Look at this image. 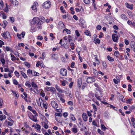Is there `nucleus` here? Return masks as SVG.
I'll list each match as a JSON object with an SVG mask.
<instances>
[{
	"mask_svg": "<svg viewBox=\"0 0 135 135\" xmlns=\"http://www.w3.org/2000/svg\"><path fill=\"white\" fill-rule=\"evenodd\" d=\"M51 2L49 1H47L44 2L43 4V7L45 8H48L51 6Z\"/></svg>",
	"mask_w": 135,
	"mask_h": 135,
	"instance_id": "obj_1",
	"label": "nucleus"
},
{
	"mask_svg": "<svg viewBox=\"0 0 135 135\" xmlns=\"http://www.w3.org/2000/svg\"><path fill=\"white\" fill-rule=\"evenodd\" d=\"M60 73L61 75L65 76L67 74V71L65 69L62 68L60 70Z\"/></svg>",
	"mask_w": 135,
	"mask_h": 135,
	"instance_id": "obj_2",
	"label": "nucleus"
},
{
	"mask_svg": "<svg viewBox=\"0 0 135 135\" xmlns=\"http://www.w3.org/2000/svg\"><path fill=\"white\" fill-rule=\"evenodd\" d=\"M95 96L97 100L101 101V100L100 99V98L102 97L103 95L101 91H99V92H96V94H95Z\"/></svg>",
	"mask_w": 135,
	"mask_h": 135,
	"instance_id": "obj_3",
	"label": "nucleus"
},
{
	"mask_svg": "<svg viewBox=\"0 0 135 135\" xmlns=\"http://www.w3.org/2000/svg\"><path fill=\"white\" fill-rule=\"evenodd\" d=\"M95 79L92 77H89L86 80V82L88 83H91L94 82L95 81Z\"/></svg>",
	"mask_w": 135,
	"mask_h": 135,
	"instance_id": "obj_4",
	"label": "nucleus"
},
{
	"mask_svg": "<svg viewBox=\"0 0 135 135\" xmlns=\"http://www.w3.org/2000/svg\"><path fill=\"white\" fill-rule=\"evenodd\" d=\"M38 3L36 2H35L33 5L32 6L31 8L35 12H37V9L36 7L38 6Z\"/></svg>",
	"mask_w": 135,
	"mask_h": 135,
	"instance_id": "obj_5",
	"label": "nucleus"
},
{
	"mask_svg": "<svg viewBox=\"0 0 135 135\" xmlns=\"http://www.w3.org/2000/svg\"><path fill=\"white\" fill-rule=\"evenodd\" d=\"M45 91H50L51 92H54L55 90V89L53 87H50L48 86H46L45 88Z\"/></svg>",
	"mask_w": 135,
	"mask_h": 135,
	"instance_id": "obj_6",
	"label": "nucleus"
},
{
	"mask_svg": "<svg viewBox=\"0 0 135 135\" xmlns=\"http://www.w3.org/2000/svg\"><path fill=\"white\" fill-rule=\"evenodd\" d=\"M40 21V19L37 17H34L32 20V22L33 24H37L38 22Z\"/></svg>",
	"mask_w": 135,
	"mask_h": 135,
	"instance_id": "obj_7",
	"label": "nucleus"
},
{
	"mask_svg": "<svg viewBox=\"0 0 135 135\" xmlns=\"http://www.w3.org/2000/svg\"><path fill=\"white\" fill-rule=\"evenodd\" d=\"M112 38L113 41L115 42H117L118 39L117 35L115 34H113L112 35Z\"/></svg>",
	"mask_w": 135,
	"mask_h": 135,
	"instance_id": "obj_8",
	"label": "nucleus"
},
{
	"mask_svg": "<svg viewBox=\"0 0 135 135\" xmlns=\"http://www.w3.org/2000/svg\"><path fill=\"white\" fill-rule=\"evenodd\" d=\"M51 105L52 107L55 109H56L58 107V105L56 102L55 101H52L51 102Z\"/></svg>",
	"mask_w": 135,
	"mask_h": 135,
	"instance_id": "obj_9",
	"label": "nucleus"
},
{
	"mask_svg": "<svg viewBox=\"0 0 135 135\" xmlns=\"http://www.w3.org/2000/svg\"><path fill=\"white\" fill-rule=\"evenodd\" d=\"M8 2L10 3V5L13 4L16 6L18 4V2L16 0H9Z\"/></svg>",
	"mask_w": 135,
	"mask_h": 135,
	"instance_id": "obj_10",
	"label": "nucleus"
},
{
	"mask_svg": "<svg viewBox=\"0 0 135 135\" xmlns=\"http://www.w3.org/2000/svg\"><path fill=\"white\" fill-rule=\"evenodd\" d=\"M7 123L8 126H11L13 125L14 123V121L13 120H11L10 122H7V120H6L4 122V124H6Z\"/></svg>",
	"mask_w": 135,
	"mask_h": 135,
	"instance_id": "obj_11",
	"label": "nucleus"
},
{
	"mask_svg": "<svg viewBox=\"0 0 135 135\" xmlns=\"http://www.w3.org/2000/svg\"><path fill=\"white\" fill-rule=\"evenodd\" d=\"M25 32H22V33L20 34H19L18 33L17 34V36L20 39H21V36L22 37H23L25 35Z\"/></svg>",
	"mask_w": 135,
	"mask_h": 135,
	"instance_id": "obj_12",
	"label": "nucleus"
},
{
	"mask_svg": "<svg viewBox=\"0 0 135 135\" xmlns=\"http://www.w3.org/2000/svg\"><path fill=\"white\" fill-rule=\"evenodd\" d=\"M30 119L34 121L35 122H36L37 121V118L35 117L33 115H32L31 116L29 117Z\"/></svg>",
	"mask_w": 135,
	"mask_h": 135,
	"instance_id": "obj_13",
	"label": "nucleus"
},
{
	"mask_svg": "<svg viewBox=\"0 0 135 135\" xmlns=\"http://www.w3.org/2000/svg\"><path fill=\"white\" fill-rule=\"evenodd\" d=\"M41 22L40 21L36 24V27L38 29H41L42 28Z\"/></svg>",
	"mask_w": 135,
	"mask_h": 135,
	"instance_id": "obj_14",
	"label": "nucleus"
},
{
	"mask_svg": "<svg viewBox=\"0 0 135 135\" xmlns=\"http://www.w3.org/2000/svg\"><path fill=\"white\" fill-rule=\"evenodd\" d=\"M119 99L122 102H125V100L124 99V97L122 95H119Z\"/></svg>",
	"mask_w": 135,
	"mask_h": 135,
	"instance_id": "obj_15",
	"label": "nucleus"
},
{
	"mask_svg": "<svg viewBox=\"0 0 135 135\" xmlns=\"http://www.w3.org/2000/svg\"><path fill=\"white\" fill-rule=\"evenodd\" d=\"M82 116L83 120L85 121H86L88 117L86 114L83 113V114Z\"/></svg>",
	"mask_w": 135,
	"mask_h": 135,
	"instance_id": "obj_16",
	"label": "nucleus"
},
{
	"mask_svg": "<svg viewBox=\"0 0 135 135\" xmlns=\"http://www.w3.org/2000/svg\"><path fill=\"white\" fill-rule=\"evenodd\" d=\"M102 64L103 67V69H106L107 68V64L106 62L104 61H103L102 62Z\"/></svg>",
	"mask_w": 135,
	"mask_h": 135,
	"instance_id": "obj_17",
	"label": "nucleus"
},
{
	"mask_svg": "<svg viewBox=\"0 0 135 135\" xmlns=\"http://www.w3.org/2000/svg\"><path fill=\"white\" fill-rule=\"evenodd\" d=\"M59 25L61 27V28H64L65 27V26H64L63 22H62L60 21L59 23Z\"/></svg>",
	"mask_w": 135,
	"mask_h": 135,
	"instance_id": "obj_18",
	"label": "nucleus"
},
{
	"mask_svg": "<svg viewBox=\"0 0 135 135\" xmlns=\"http://www.w3.org/2000/svg\"><path fill=\"white\" fill-rule=\"evenodd\" d=\"M121 18L123 20H127V19L126 16L124 14H122L121 15Z\"/></svg>",
	"mask_w": 135,
	"mask_h": 135,
	"instance_id": "obj_19",
	"label": "nucleus"
},
{
	"mask_svg": "<svg viewBox=\"0 0 135 135\" xmlns=\"http://www.w3.org/2000/svg\"><path fill=\"white\" fill-rule=\"evenodd\" d=\"M31 84L32 87L35 88H38L37 85L34 82H32L31 83Z\"/></svg>",
	"mask_w": 135,
	"mask_h": 135,
	"instance_id": "obj_20",
	"label": "nucleus"
},
{
	"mask_svg": "<svg viewBox=\"0 0 135 135\" xmlns=\"http://www.w3.org/2000/svg\"><path fill=\"white\" fill-rule=\"evenodd\" d=\"M70 116L72 120L73 121H75L76 120V118L74 117V115L73 114H71Z\"/></svg>",
	"mask_w": 135,
	"mask_h": 135,
	"instance_id": "obj_21",
	"label": "nucleus"
},
{
	"mask_svg": "<svg viewBox=\"0 0 135 135\" xmlns=\"http://www.w3.org/2000/svg\"><path fill=\"white\" fill-rule=\"evenodd\" d=\"M6 118V116L4 115H0V120L2 121L4 119H5Z\"/></svg>",
	"mask_w": 135,
	"mask_h": 135,
	"instance_id": "obj_22",
	"label": "nucleus"
},
{
	"mask_svg": "<svg viewBox=\"0 0 135 135\" xmlns=\"http://www.w3.org/2000/svg\"><path fill=\"white\" fill-rule=\"evenodd\" d=\"M108 59L110 61H113L114 60V58L111 57L109 55H108L107 57Z\"/></svg>",
	"mask_w": 135,
	"mask_h": 135,
	"instance_id": "obj_23",
	"label": "nucleus"
},
{
	"mask_svg": "<svg viewBox=\"0 0 135 135\" xmlns=\"http://www.w3.org/2000/svg\"><path fill=\"white\" fill-rule=\"evenodd\" d=\"M131 47L132 49H133L135 47V42L132 41L131 42Z\"/></svg>",
	"mask_w": 135,
	"mask_h": 135,
	"instance_id": "obj_24",
	"label": "nucleus"
},
{
	"mask_svg": "<svg viewBox=\"0 0 135 135\" xmlns=\"http://www.w3.org/2000/svg\"><path fill=\"white\" fill-rule=\"evenodd\" d=\"M126 5L127 6V7L129 9H132L133 7L132 6L130 5H129V4H128L127 3H125Z\"/></svg>",
	"mask_w": 135,
	"mask_h": 135,
	"instance_id": "obj_25",
	"label": "nucleus"
},
{
	"mask_svg": "<svg viewBox=\"0 0 135 135\" xmlns=\"http://www.w3.org/2000/svg\"><path fill=\"white\" fill-rule=\"evenodd\" d=\"M21 73L22 76H23L24 78H26L27 77V76L26 74L23 72L22 71H21Z\"/></svg>",
	"mask_w": 135,
	"mask_h": 135,
	"instance_id": "obj_26",
	"label": "nucleus"
},
{
	"mask_svg": "<svg viewBox=\"0 0 135 135\" xmlns=\"http://www.w3.org/2000/svg\"><path fill=\"white\" fill-rule=\"evenodd\" d=\"M11 57V60L12 61H14L15 60H16V58L13 55L12 53L10 54Z\"/></svg>",
	"mask_w": 135,
	"mask_h": 135,
	"instance_id": "obj_27",
	"label": "nucleus"
},
{
	"mask_svg": "<svg viewBox=\"0 0 135 135\" xmlns=\"http://www.w3.org/2000/svg\"><path fill=\"white\" fill-rule=\"evenodd\" d=\"M84 33L86 35L89 36H90L91 35L90 32L88 30H86Z\"/></svg>",
	"mask_w": 135,
	"mask_h": 135,
	"instance_id": "obj_28",
	"label": "nucleus"
},
{
	"mask_svg": "<svg viewBox=\"0 0 135 135\" xmlns=\"http://www.w3.org/2000/svg\"><path fill=\"white\" fill-rule=\"evenodd\" d=\"M36 29L33 26H32L31 27V31L32 32H34L36 31Z\"/></svg>",
	"mask_w": 135,
	"mask_h": 135,
	"instance_id": "obj_29",
	"label": "nucleus"
},
{
	"mask_svg": "<svg viewBox=\"0 0 135 135\" xmlns=\"http://www.w3.org/2000/svg\"><path fill=\"white\" fill-rule=\"evenodd\" d=\"M39 18L40 19V21H41L42 22L45 21V18L44 17L42 16H40Z\"/></svg>",
	"mask_w": 135,
	"mask_h": 135,
	"instance_id": "obj_30",
	"label": "nucleus"
},
{
	"mask_svg": "<svg viewBox=\"0 0 135 135\" xmlns=\"http://www.w3.org/2000/svg\"><path fill=\"white\" fill-rule=\"evenodd\" d=\"M35 128H36L37 129V130H40L41 128L40 126L38 124H36Z\"/></svg>",
	"mask_w": 135,
	"mask_h": 135,
	"instance_id": "obj_31",
	"label": "nucleus"
},
{
	"mask_svg": "<svg viewBox=\"0 0 135 135\" xmlns=\"http://www.w3.org/2000/svg\"><path fill=\"white\" fill-rule=\"evenodd\" d=\"M64 31H65L68 34H70V31L67 29H64L63 31V32H64Z\"/></svg>",
	"mask_w": 135,
	"mask_h": 135,
	"instance_id": "obj_32",
	"label": "nucleus"
},
{
	"mask_svg": "<svg viewBox=\"0 0 135 135\" xmlns=\"http://www.w3.org/2000/svg\"><path fill=\"white\" fill-rule=\"evenodd\" d=\"M114 55L117 57H118L119 55V53L118 51H115L114 52Z\"/></svg>",
	"mask_w": 135,
	"mask_h": 135,
	"instance_id": "obj_33",
	"label": "nucleus"
},
{
	"mask_svg": "<svg viewBox=\"0 0 135 135\" xmlns=\"http://www.w3.org/2000/svg\"><path fill=\"white\" fill-rule=\"evenodd\" d=\"M27 74L28 75L29 74L31 75L32 74V71L30 69H28L27 70Z\"/></svg>",
	"mask_w": 135,
	"mask_h": 135,
	"instance_id": "obj_34",
	"label": "nucleus"
},
{
	"mask_svg": "<svg viewBox=\"0 0 135 135\" xmlns=\"http://www.w3.org/2000/svg\"><path fill=\"white\" fill-rule=\"evenodd\" d=\"M0 61L1 62L3 65H4L5 63V60L4 58L0 59Z\"/></svg>",
	"mask_w": 135,
	"mask_h": 135,
	"instance_id": "obj_35",
	"label": "nucleus"
},
{
	"mask_svg": "<svg viewBox=\"0 0 135 135\" xmlns=\"http://www.w3.org/2000/svg\"><path fill=\"white\" fill-rule=\"evenodd\" d=\"M24 63L26 66L28 67L29 68L30 67V65L29 63L27 62H25Z\"/></svg>",
	"mask_w": 135,
	"mask_h": 135,
	"instance_id": "obj_36",
	"label": "nucleus"
},
{
	"mask_svg": "<svg viewBox=\"0 0 135 135\" xmlns=\"http://www.w3.org/2000/svg\"><path fill=\"white\" fill-rule=\"evenodd\" d=\"M132 101L131 99H128L126 100V103H129V104H131V101Z\"/></svg>",
	"mask_w": 135,
	"mask_h": 135,
	"instance_id": "obj_37",
	"label": "nucleus"
},
{
	"mask_svg": "<svg viewBox=\"0 0 135 135\" xmlns=\"http://www.w3.org/2000/svg\"><path fill=\"white\" fill-rule=\"evenodd\" d=\"M72 131L75 133H76L77 132V129L75 127L73 128L72 129Z\"/></svg>",
	"mask_w": 135,
	"mask_h": 135,
	"instance_id": "obj_38",
	"label": "nucleus"
},
{
	"mask_svg": "<svg viewBox=\"0 0 135 135\" xmlns=\"http://www.w3.org/2000/svg\"><path fill=\"white\" fill-rule=\"evenodd\" d=\"M101 129H103L104 130L106 129L107 128L103 124H102L101 127Z\"/></svg>",
	"mask_w": 135,
	"mask_h": 135,
	"instance_id": "obj_39",
	"label": "nucleus"
},
{
	"mask_svg": "<svg viewBox=\"0 0 135 135\" xmlns=\"http://www.w3.org/2000/svg\"><path fill=\"white\" fill-rule=\"evenodd\" d=\"M84 2L86 4H88L90 3V0H83Z\"/></svg>",
	"mask_w": 135,
	"mask_h": 135,
	"instance_id": "obj_40",
	"label": "nucleus"
},
{
	"mask_svg": "<svg viewBox=\"0 0 135 135\" xmlns=\"http://www.w3.org/2000/svg\"><path fill=\"white\" fill-rule=\"evenodd\" d=\"M45 52H43L42 53V57H40V58L41 59H42L43 60L45 58Z\"/></svg>",
	"mask_w": 135,
	"mask_h": 135,
	"instance_id": "obj_41",
	"label": "nucleus"
},
{
	"mask_svg": "<svg viewBox=\"0 0 135 135\" xmlns=\"http://www.w3.org/2000/svg\"><path fill=\"white\" fill-rule=\"evenodd\" d=\"M15 75L18 78H19L20 76L19 73L17 71H15L14 73Z\"/></svg>",
	"mask_w": 135,
	"mask_h": 135,
	"instance_id": "obj_42",
	"label": "nucleus"
},
{
	"mask_svg": "<svg viewBox=\"0 0 135 135\" xmlns=\"http://www.w3.org/2000/svg\"><path fill=\"white\" fill-rule=\"evenodd\" d=\"M55 115L57 116L61 117L62 116V114L60 113H55Z\"/></svg>",
	"mask_w": 135,
	"mask_h": 135,
	"instance_id": "obj_43",
	"label": "nucleus"
},
{
	"mask_svg": "<svg viewBox=\"0 0 135 135\" xmlns=\"http://www.w3.org/2000/svg\"><path fill=\"white\" fill-rule=\"evenodd\" d=\"M132 87V86L130 84H129L128 86V90L129 91H131L132 90V89H131V87Z\"/></svg>",
	"mask_w": 135,
	"mask_h": 135,
	"instance_id": "obj_44",
	"label": "nucleus"
},
{
	"mask_svg": "<svg viewBox=\"0 0 135 135\" xmlns=\"http://www.w3.org/2000/svg\"><path fill=\"white\" fill-rule=\"evenodd\" d=\"M13 82L14 84L15 85H17L18 84V83L17 80L15 79H14L13 80Z\"/></svg>",
	"mask_w": 135,
	"mask_h": 135,
	"instance_id": "obj_45",
	"label": "nucleus"
},
{
	"mask_svg": "<svg viewBox=\"0 0 135 135\" xmlns=\"http://www.w3.org/2000/svg\"><path fill=\"white\" fill-rule=\"evenodd\" d=\"M4 11L6 12H8V7H6L5 8L3 9Z\"/></svg>",
	"mask_w": 135,
	"mask_h": 135,
	"instance_id": "obj_46",
	"label": "nucleus"
},
{
	"mask_svg": "<svg viewBox=\"0 0 135 135\" xmlns=\"http://www.w3.org/2000/svg\"><path fill=\"white\" fill-rule=\"evenodd\" d=\"M43 123H44V127L45 129H47L48 127V126L47 125V124L44 122H43Z\"/></svg>",
	"mask_w": 135,
	"mask_h": 135,
	"instance_id": "obj_47",
	"label": "nucleus"
},
{
	"mask_svg": "<svg viewBox=\"0 0 135 135\" xmlns=\"http://www.w3.org/2000/svg\"><path fill=\"white\" fill-rule=\"evenodd\" d=\"M75 33L76 35V36H77L78 37L80 36V34H79V32L78 30H76L75 31Z\"/></svg>",
	"mask_w": 135,
	"mask_h": 135,
	"instance_id": "obj_48",
	"label": "nucleus"
},
{
	"mask_svg": "<svg viewBox=\"0 0 135 135\" xmlns=\"http://www.w3.org/2000/svg\"><path fill=\"white\" fill-rule=\"evenodd\" d=\"M60 9L61 11L63 13L65 12V10H64V7L63 6H61L60 7Z\"/></svg>",
	"mask_w": 135,
	"mask_h": 135,
	"instance_id": "obj_49",
	"label": "nucleus"
},
{
	"mask_svg": "<svg viewBox=\"0 0 135 135\" xmlns=\"http://www.w3.org/2000/svg\"><path fill=\"white\" fill-rule=\"evenodd\" d=\"M92 106L93 108L94 109V111H96L97 110V108L96 106L94 104H92Z\"/></svg>",
	"mask_w": 135,
	"mask_h": 135,
	"instance_id": "obj_50",
	"label": "nucleus"
},
{
	"mask_svg": "<svg viewBox=\"0 0 135 135\" xmlns=\"http://www.w3.org/2000/svg\"><path fill=\"white\" fill-rule=\"evenodd\" d=\"M2 13V15L3 18L4 19H6V16L5 14L4 13Z\"/></svg>",
	"mask_w": 135,
	"mask_h": 135,
	"instance_id": "obj_51",
	"label": "nucleus"
},
{
	"mask_svg": "<svg viewBox=\"0 0 135 135\" xmlns=\"http://www.w3.org/2000/svg\"><path fill=\"white\" fill-rule=\"evenodd\" d=\"M56 89L57 90L60 92L62 93L63 91L60 88L58 87H56Z\"/></svg>",
	"mask_w": 135,
	"mask_h": 135,
	"instance_id": "obj_52",
	"label": "nucleus"
},
{
	"mask_svg": "<svg viewBox=\"0 0 135 135\" xmlns=\"http://www.w3.org/2000/svg\"><path fill=\"white\" fill-rule=\"evenodd\" d=\"M40 75L39 74L36 72H34V75H33V76H39Z\"/></svg>",
	"mask_w": 135,
	"mask_h": 135,
	"instance_id": "obj_53",
	"label": "nucleus"
},
{
	"mask_svg": "<svg viewBox=\"0 0 135 135\" xmlns=\"http://www.w3.org/2000/svg\"><path fill=\"white\" fill-rule=\"evenodd\" d=\"M25 85L28 87L30 88L31 87V85L29 83L26 82L25 83Z\"/></svg>",
	"mask_w": 135,
	"mask_h": 135,
	"instance_id": "obj_54",
	"label": "nucleus"
},
{
	"mask_svg": "<svg viewBox=\"0 0 135 135\" xmlns=\"http://www.w3.org/2000/svg\"><path fill=\"white\" fill-rule=\"evenodd\" d=\"M32 112L34 114H35V115L36 117L37 116V114L36 113V111L35 110H32Z\"/></svg>",
	"mask_w": 135,
	"mask_h": 135,
	"instance_id": "obj_55",
	"label": "nucleus"
},
{
	"mask_svg": "<svg viewBox=\"0 0 135 135\" xmlns=\"http://www.w3.org/2000/svg\"><path fill=\"white\" fill-rule=\"evenodd\" d=\"M96 28L98 30H99L101 29L102 27L100 25H98L97 26Z\"/></svg>",
	"mask_w": 135,
	"mask_h": 135,
	"instance_id": "obj_56",
	"label": "nucleus"
},
{
	"mask_svg": "<svg viewBox=\"0 0 135 135\" xmlns=\"http://www.w3.org/2000/svg\"><path fill=\"white\" fill-rule=\"evenodd\" d=\"M79 22L81 23V24H83L84 23V21L83 19V18H80L79 20Z\"/></svg>",
	"mask_w": 135,
	"mask_h": 135,
	"instance_id": "obj_57",
	"label": "nucleus"
},
{
	"mask_svg": "<svg viewBox=\"0 0 135 135\" xmlns=\"http://www.w3.org/2000/svg\"><path fill=\"white\" fill-rule=\"evenodd\" d=\"M113 80V81L115 84H118V81L117 80V79H114Z\"/></svg>",
	"mask_w": 135,
	"mask_h": 135,
	"instance_id": "obj_58",
	"label": "nucleus"
},
{
	"mask_svg": "<svg viewBox=\"0 0 135 135\" xmlns=\"http://www.w3.org/2000/svg\"><path fill=\"white\" fill-rule=\"evenodd\" d=\"M10 20L11 22L12 23L14 22V18L13 17H10Z\"/></svg>",
	"mask_w": 135,
	"mask_h": 135,
	"instance_id": "obj_59",
	"label": "nucleus"
},
{
	"mask_svg": "<svg viewBox=\"0 0 135 135\" xmlns=\"http://www.w3.org/2000/svg\"><path fill=\"white\" fill-rule=\"evenodd\" d=\"M63 115L65 117H67L68 116V114L67 112L64 113L63 114Z\"/></svg>",
	"mask_w": 135,
	"mask_h": 135,
	"instance_id": "obj_60",
	"label": "nucleus"
},
{
	"mask_svg": "<svg viewBox=\"0 0 135 135\" xmlns=\"http://www.w3.org/2000/svg\"><path fill=\"white\" fill-rule=\"evenodd\" d=\"M11 70L10 71H9V72L12 73H13L14 69V67H11Z\"/></svg>",
	"mask_w": 135,
	"mask_h": 135,
	"instance_id": "obj_61",
	"label": "nucleus"
},
{
	"mask_svg": "<svg viewBox=\"0 0 135 135\" xmlns=\"http://www.w3.org/2000/svg\"><path fill=\"white\" fill-rule=\"evenodd\" d=\"M24 126L26 128H28L29 127V125L27 124V123L26 122H25L24 123Z\"/></svg>",
	"mask_w": 135,
	"mask_h": 135,
	"instance_id": "obj_62",
	"label": "nucleus"
},
{
	"mask_svg": "<svg viewBox=\"0 0 135 135\" xmlns=\"http://www.w3.org/2000/svg\"><path fill=\"white\" fill-rule=\"evenodd\" d=\"M3 23L4 24V26H6L8 22L6 21L5 20L4 21Z\"/></svg>",
	"mask_w": 135,
	"mask_h": 135,
	"instance_id": "obj_63",
	"label": "nucleus"
},
{
	"mask_svg": "<svg viewBox=\"0 0 135 135\" xmlns=\"http://www.w3.org/2000/svg\"><path fill=\"white\" fill-rule=\"evenodd\" d=\"M92 124L93 125L97 126V123L94 120H93L92 122Z\"/></svg>",
	"mask_w": 135,
	"mask_h": 135,
	"instance_id": "obj_64",
	"label": "nucleus"
}]
</instances>
